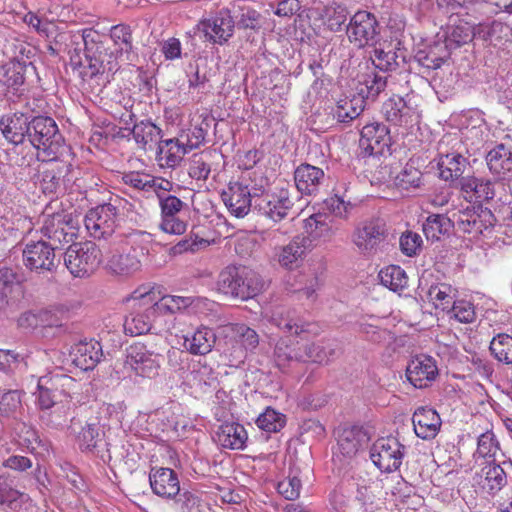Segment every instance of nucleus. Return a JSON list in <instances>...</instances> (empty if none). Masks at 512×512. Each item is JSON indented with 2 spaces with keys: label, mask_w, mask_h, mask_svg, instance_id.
Here are the masks:
<instances>
[{
  "label": "nucleus",
  "mask_w": 512,
  "mask_h": 512,
  "mask_svg": "<svg viewBox=\"0 0 512 512\" xmlns=\"http://www.w3.org/2000/svg\"><path fill=\"white\" fill-rule=\"evenodd\" d=\"M293 205L289 191L284 188L266 193L261 190L254 200V209L274 222L286 218Z\"/></svg>",
  "instance_id": "16"
},
{
  "label": "nucleus",
  "mask_w": 512,
  "mask_h": 512,
  "mask_svg": "<svg viewBox=\"0 0 512 512\" xmlns=\"http://www.w3.org/2000/svg\"><path fill=\"white\" fill-rule=\"evenodd\" d=\"M29 500L28 494L13 489L5 482L0 481V504L5 505L6 509L19 512Z\"/></svg>",
  "instance_id": "51"
},
{
  "label": "nucleus",
  "mask_w": 512,
  "mask_h": 512,
  "mask_svg": "<svg viewBox=\"0 0 512 512\" xmlns=\"http://www.w3.org/2000/svg\"><path fill=\"white\" fill-rule=\"evenodd\" d=\"M210 158L211 153L194 154L189 166L190 177L196 180H206L211 172Z\"/></svg>",
  "instance_id": "59"
},
{
  "label": "nucleus",
  "mask_w": 512,
  "mask_h": 512,
  "mask_svg": "<svg viewBox=\"0 0 512 512\" xmlns=\"http://www.w3.org/2000/svg\"><path fill=\"white\" fill-rule=\"evenodd\" d=\"M162 355L142 343H134L127 348L125 368L135 376L153 379L159 375Z\"/></svg>",
  "instance_id": "12"
},
{
  "label": "nucleus",
  "mask_w": 512,
  "mask_h": 512,
  "mask_svg": "<svg viewBox=\"0 0 512 512\" xmlns=\"http://www.w3.org/2000/svg\"><path fill=\"white\" fill-rule=\"evenodd\" d=\"M101 35L93 30H84V60L80 63V74L84 80L106 74V79L118 70L117 58L130 61L133 49L132 30L129 25L117 24L110 29V38L115 46V53L108 52Z\"/></svg>",
  "instance_id": "1"
},
{
  "label": "nucleus",
  "mask_w": 512,
  "mask_h": 512,
  "mask_svg": "<svg viewBox=\"0 0 512 512\" xmlns=\"http://www.w3.org/2000/svg\"><path fill=\"white\" fill-rule=\"evenodd\" d=\"M199 26L209 42L224 45L233 36L235 21L230 10L222 8L202 19Z\"/></svg>",
  "instance_id": "18"
},
{
  "label": "nucleus",
  "mask_w": 512,
  "mask_h": 512,
  "mask_svg": "<svg viewBox=\"0 0 512 512\" xmlns=\"http://www.w3.org/2000/svg\"><path fill=\"white\" fill-rule=\"evenodd\" d=\"M23 22L33 28L41 36L49 38L55 33L56 25L53 21L40 18L32 11L27 12L23 16Z\"/></svg>",
  "instance_id": "62"
},
{
  "label": "nucleus",
  "mask_w": 512,
  "mask_h": 512,
  "mask_svg": "<svg viewBox=\"0 0 512 512\" xmlns=\"http://www.w3.org/2000/svg\"><path fill=\"white\" fill-rule=\"evenodd\" d=\"M369 436L367 432L358 426L345 427L338 434V448L341 454L346 457H353L357 452L368 443Z\"/></svg>",
  "instance_id": "33"
},
{
  "label": "nucleus",
  "mask_w": 512,
  "mask_h": 512,
  "mask_svg": "<svg viewBox=\"0 0 512 512\" xmlns=\"http://www.w3.org/2000/svg\"><path fill=\"white\" fill-rule=\"evenodd\" d=\"M259 190L251 193L248 186L241 183L230 184L227 191L221 195L225 206L230 213L237 218H243L248 214L250 208L254 207V200L258 195Z\"/></svg>",
  "instance_id": "20"
},
{
  "label": "nucleus",
  "mask_w": 512,
  "mask_h": 512,
  "mask_svg": "<svg viewBox=\"0 0 512 512\" xmlns=\"http://www.w3.org/2000/svg\"><path fill=\"white\" fill-rule=\"evenodd\" d=\"M375 69L383 72L394 71L405 62L404 52L400 49L375 48L370 56Z\"/></svg>",
  "instance_id": "40"
},
{
  "label": "nucleus",
  "mask_w": 512,
  "mask_h": 512,
  "mask_svg": "<svg viewBox=\"0 0 512 512\" xmlns=\"http://www.w3.org/2000/svg\"><path fill=\"white\" fill-rule=\"evenodd\" d=\"M305 231L308 238L327 239L334 235L335 231L328 220V217L322 214H314L305 220Z\"/></svg>",
  "instance_id": "47"
},
{
  "label": "nucleus",
  "mask_w": 512,
  "mask_h": 512,
  "mask_svg": "<svg viewBox=\"0 0 512 512\" xmlns=\"http://www.w3.org/2000/svg\"><path fill=\"white\" fill-rule=\"evenodd\" d=\"M21 408V396L17 390L0 389V418H14Z\"/></svg>",
  "instance_id": "57"
},
{
  "label": "nucleus",
  "mask_w": 512,
  "mask_h": 512,
  "mask_svg": "<svg viewBox=\"0 0 512 512\" xmlns=\"http://www.w3.org/2000/svg\"><path fill=\"white\" fill-rule=\"evenodd\" d=\"M75 385V379L63 373H51L38 379L36 405L45 425L56 428L66 421L71 406L70 391Z\"/></svg>",
  "instance_id": "2"
},
{
  "label": "nucleus",
  "mask_w": 512,
  "mask_h": 512,
  "mask_svg": "<svg viewBox=\"0 0 512 512\" xmlns=\"http://www.w3.org/2000/svg\"><path fill=\"white\" fill-rule=\"evenodd\" d=\"M365 108V102L362 96L353 95L351 98L340 99L335 108H333V117L340 123H350L356 119Z\"/></svg>",
  "instance_id": "39"
},
{
  "label": "nucleus",
  "mask_w": 512,
  "mask_h": 512,
  "mask_svg": "<svg viewBox=\"0 0 512 512\" xmlns=\"http://www.w3.org/2000/svg\"><path fill=\"white\" fill-rule=\"evenodd\" d=\"M406 454V447L394 436L378 438L370 448V458L382 472L398 470Z\"/></svg>",
  "instance_id": "11"
},
{
  "label": "nucleus",
  "mask_w": 512,
  "mask_h": 512,
  "mask_svg": "<svg viewBox=\"0 0 512 512\" xmlns=\"http://www.w3.org/2000/svg\"><path fill=\"white\" fill-rule=\"evenodd\" d=\"M20 438L21 445L33 454L43 455L49 450L48 442L41 439L38 432L32 428H26Z\"/></svg>",
  "instance_id": "58"
},
{
  "label": "nucleus",
  "mask_w": 512,
  "mask_h": 512,
  "mask_svg": "<svg viewBox=\"0 0 512 512\" xmlns=\"http://www.w3.org/2000/svg\"><path fill=\"white\" fill-rule=\"evenodd\" d=\"M386 86V76H382L375 71H369L360 76L356 88L357 95L362 96L364 102L368 99L375 100L377 96L385 90Z\"/></svg>",
  "instance_id": "38"
},
{
  "label": "nucleus",
  "mask_w": 512,
  "mask_h": 512,
  "mask_svg": "<svg viewBox=\"0 0 512 512\" xmlns=\"http://www.w3.org/2000/svg\"><path fill=\"white\" fill-rule=\"evenodd\" d=\"M324 204L331 214L340 219H347L353 208L349 200H345L343 196H339L338 194H334L326 199Z\"/></svg>",
  "instance_id": "64"
},
{
  "label": "nucleus",
  "mask_w": 512,
  "mask_h": 512,
  "mask_svg": "<svg viewBox=\"0 0 512 512\" xmlns=\"http://www.w3.org/2000/svg\"><path fill=\"white\" fill-rule=\"evenodd\" d=\"M499 444L492 432H485L478 437L476 453L482 458H493L496 462Z\"/></svg>",
  "instance_id": "61"
},
{
  "label": "nucleus",
  "mask_w": 512,
  "mask_h": 512,
  "mask_svg": "<svg viewBox=\"0 0 512 512\" xmlns=\"http://www.w3.org/2000/svg\"><path fill=\"white\" fill-rule=\"evenodd\" d=\"M41 233L48 239L46 242L57 250L66 244L74 243L78 237V227L70 214L53 213L44 216Z\"/></svg>",
  "instance_id": "10"
},
{
  "label": "nucleus",
  "mask_w": 512,
  "mask_h": 512,
  "mask_svg": "<svg viewBox=\"0 0 512 512\" xmlns=\"http://www.w3.org/2000/svg\"><path fill=\"white\" fill-rule=\"evenodd\" d=\"M31 118L24 113H14L3 116L0 120V129L5 139L14 144H23L28 140Z\"/></svg>",
  "instance_id": "26"
},
{
  "label": "nucleus",
  "mask_w": 512,
  "mask_h": 512,
  "mask_svg": "<svg viewBox=\"0 0 512 512\" xmlns=\"http://www.w3.org/2000/svg\"><path fill=\"white\" fill-rule=\"evenodd\" d=\"M489 171L500 180L512 176V148L503 143L488 151L485 157Z\"/></svg>",
  "instance_id": "28"
},
{
  "label": "nucleus",
  "mask_w": 512,
  "mask_h": 512,
  "mask_svg": "<svg viewBox=\"0 0 512 512\" xmlns=\"http://www.w3.org/2000/svg\"><path fill=\"white\" fill-rule=\"evenodd\" d=\"M474 34V26L472 24L464 20H459L451 27L448 40L460 46L471 41Z\"/></svg>",
  "instance_id": "63"
},
{
  "label": "nucleus",
  "mask_w": 512,
  "mask_h": 512,
  "mask_svg": "<svg viewBox=\"0 0 512 512\" xmlns=\"http://www.w3.org/2000/svg\"><path fill=\"white\" fill-rule=\"evenodd\" d=\"M455 227L453 217L442 214H432L423 223V232L428 240H439L441 235L448 234Z\"/></svg>",
  "instance_id": "43"
},
{
  "label": "nucleus",
  "mask_w": 512,
  "mask_h": 512,
  "mask_svg": "<svg viewBox=\"0 0 512 512\" xmlns=\"http://www.w3.org/2000/svg\"><path fill=\"white\" fill-rule=\"evenodd\" d=\"M394 185L399 189L418 188L422 181V172L413 165L406 164L393 178Z\"/></svg>",
  "instance_id": "53"
},
{
  "label": "nucleus",
  "mask_w": 512,
  "mask_h": 512,
  "mask_svg": "<svg viewBox=\"0 0 512 512\" xmlns=\"http://www.w3.org/2000/svg\"><path fill=\"white\" fill-rule=\"evenodd\" d=\"M152 491L159 497L173 499L180 492L177 473L170 468H152L149 473Z\"/></svg>",
  "instance_id": "23"
},
{
  "label": "nucleus",
  "mask_w": 512,
  "mask_h": 512,
  "mask_svg": "<svg viewBox=\"0 0 512 512\" xmlns=\"http://www.w3.org/2000/svg\"><path fill=\"white\" fill-rule=\"evenodd\" d=\"M217 290L231 298L248 300L258 295L264 286L261 276L246 266L229 265L218 275Z\"/></svg>",
  "instance_id": "3"
},
{
  "label": "nucleus",
  "mask_w": 512,
  "mask_h": 512,
  "mask_svg": "<svg viewBox=\"0 0 512 512\" xmlns=\"http://www.w3.org/2000/svg\"><path fill=\"white\" fill-rule=\"evenodd\" d=\"M438 375L436 361L426 355L412 359L406 368V377L415 388H426Z\"/></svg>",
  "instance_id": "22"
},
{
  "label": "nucleus",
  "mask_w": 512,
  "mask_h": 512,
  "mask_svg": "<svg viewBox=\"0 0 512 512\" xmlns=\"http://www.w3.org/2000/svg\"><path fill=\"white\" fill-rule=\"evenodd\" d=\"M183 346L193 355H207L216 342V334L211 328L200 326L184 335Z\"/></svg>",
  "instance_id": "31"
},
{
  "label": "nucleus",
  "mask_w": 512,
  "mask_h": 512,
  "mask_svg": "<svg viewBox=\"0 0 512 512\" xmlns=\"http://www.w3.org/2000/svg\"><path fill=\"white\" fill-rule=\"evenodd\" d=\"M387 236L388 228L385 220L380 217H372L355 226L351 240L360 254L371 256L376 254Z\"/></svg>",
  "instance_id": "8"
},
{
  "label": "nucleus",
  "mask_w": 512,
  "mask_h": 512,
  "mask_svg": "<svg viewBox=\"0 0 512 512\" xmlns=\"http://www.w3.org/2000/svg\"><path fill=\"white\" fill-rule=\"evenodd\" d=\"M439 177L444 181L455 182L458 180L470 164L466 157L458 152L439 154L437 160Z\"/></svg>",
  "instance_id": "30"
},
{
  "label": "nucleus",
  "mask_w": 512,
  "mask_h": 512,
  "mask_svg": "<svg viewBox=\"0 0 512 512\" xmlns=\"http://www.w3.org/2000/svg\"><path fill=\"white\" fill-rule=\"evenodd\" d=\"M452 216L457 230L472 237L491 233L495 223L491 210L482 207L476 209L470 204L454 212Z\"/></svg>",
  "instance_id": "9"
},
{
  "label": "nucleus",
  "mask_w": 512,
  "mask_h": 512,
  "mask_svg": "<svg viewBox=\"0 0 512 512\" xmlns=\"http://www.w3.org/2000/svg\"><path fill=\"white\" fill-rule=\"evenodd\" d=\"M380 282L391 291H402L407 287L408 277L406 272L397 265H390L380 270Z\"/></svg>",
  "instance_id": "48"
},
{
  "label": "nucleus",
  "mask_w": 512,
  "mask_h": 512,
  "mask_svg": "<svg viewBox=\"0 0 512 512\" xmlns=\"http://www.w3.org/2000/svg\"><path fill=\"white\" fill-rule=\"evenodd\" d=\"M336 354V350L331 345H321L318 343L305 344L301 347V361H312L318 364L329 363Z\"/></svg>",
  "instance_id": "46"
},
{
  "label": "nucleus",
  "mask_w": 512,
  "mask_h": 512,
  "mask_svg": "<svg viewBox=\"0 0 512 512\" xmlns=\"http://www.w3.org/2000/svg\"><path fill=\"white\" fill-rule=\"evenodd\" d=\"M101 263V251L92 241L72 243L64 253V264L74 277L93 273Z\"/></svg>",
  "instance_id": "7"
},
{
  "label": "nucleus",
  "mask_w": 512,
  "mask_h": 512,
  "mask_svg": "<svg viewBox=\"0 0 512 512\" xmlns=\"http://www.w3.org/2000/svg\"><path fill=\"white\" fill-rule=\"evenodd\" d=\"M70 357L73 364L81 370H92L103 357L102 346L93 339L80 341L71 347Z\"/></svg>",
  "instance_id": "24"
},
{
  "label": "nucleus",
  "mask_w": 512,
  "mask_h": 512,
  "mask_svg": "<svg viewBox=\"0 0 512 512\" xmlns=\"http://www.w3.org/2000/svg\"><path fill=\"white\" fill-rule=\"evenodd\" d=\"M298 342L290 339L289 337H281L274 348V361L280 369L289 367L293 362L301 361V347H298Z\"/></svg>",
  "instance_id": "37"
},
{
  "label": "nucleus",
  "mask_w": 512,
  "mask_h": 512,
  "mask_svg": "<svg viewBox=\"0 0 512 512\" xmlns=\"http://www.w3.org/2000/svg\"><path fill=\"white\" fill-rule=\"evenodd\" d=\"M286 423L285 415L277 412L276 410L268 407L261 413L257 420V426L268 433H275L280 431Z\"/></svg>",
  "instance_id": "55"
},
{
  "label": "nucleus",
  "mask_w": 512,
  "mask_h": 512,
  "mask_svg": "<svg viewBox=\"0 0 512 512\" xmlns=\"http://www.w3.org/2000/svg\"><path fill=\"white\" fill-rule=\"evenodd\" d=\"M325 179L324 171L308 163L300 164L294 171L297 190L302 195H316Z\"/></svg>",
  "instance_id": "25"
},
{
  "label": "nucleus",
  "mask_w": 512,
  "mask_h": 512,
  "mask_svg": "<svg viewBox=\"0 0 512 512\" xmlns=\"http://www.w3.org/2000/svg\"><path fill=\"white\" fill-rule=\"evenodd\" d=\"M89 235L94 239L112 238L114 241L117 226V209L114 205L106 203L90 209L84 219Z\"/></svg>",
  "instance_id": "15"
},
{
  "label": "nucleus",
  "mask_w": 512,
  "mask_h": 512,
  "mask_svg": "<svg viewBox=\"0 0 512 512\" xmlns=\"http://www.w3.org/2000/svg\"><path fill=\"white\" fill-rule=\"evenodd\" d=\"M247 439V432L244 426L235 422L222 424L217 432L219 444L224 448L232 450H243Z\"/></svg>",
  "instance_id": "35"
},
{
  "label": "nucleus",
  "mask_w": 512,
  "mask_h": 512,
  "mask_svg": "<svg viewBox=\"0 0 512 512\" xmlns=\"http://www.w3.org/2000/svg\"><path fill=\"white\" fill-rule=\"evenodd\" d=\"M448 45L445 42H434L425 46L415 54V61L425 69L424 72L436 70L449 58Z\"/></svg>",
  "instance_id": "32"
},
{
  "label": "nucleus",
  "mask_w": 512,
  "mask_h": 512,
  "mask_svg": "<svg viewBox=\"0 0 512 512\" xmlns=\"http://www.w3.org/2000/svg\"><path fill=\"white\" fill-rule=\"evenodd\" d=\"M194 302L192 297H184L177 295H165L162 298L156 300V296L154 295L153 304L155 306L158 315L162 314H174L180 312L189 306H191Z\"/></svg>",
  "instance_id": "49"
},
{
  "label": "nucleus",
  "mask_w": 512,
  "mask_h": 512,
  "mask_svg": "<svg viewBox=\"0 0 512 512\" xmlns=\"http://www.w3.org/2000/svg\"><path fill=\"white\" fill-rule=\"evenodd\" d=\"M23 280V274L15 272L10 267H0V309L8 304V295L13 285L20 284Z\"/></svg>",
  "instance_id": "54"
},
{
  "label": "nucleus",
  "mask_w": 512,
  "mask_h": 512,
  "mask_svg": "<svg viewBox=\"0 0 512 512\" xmlns=\"http://www.w3.org/2000/svg\"><path fill=\"white\" fill-rule=\"evenodd\" d=\"M104 431L99 422L86 423L77 435V443L82 452H89L104 462L111 460L109 444L104 439Z\"/></svg>",
  "instance_id": "19"
},
{
  "label": "nucleus",
  "mask_w": 512,
  "mask_h": 512,
  "mask_svg": "<svg viewBox=\"0 0 512 512\" xmlns=\"http://www.w3.org/2000/svg\"><path fill=\"white\" fill-rule=\"evenodd\" d=\"M55 251L44 240L29 241L22 249L23 265L37 274L54 273L58 267Z\"/></svg>",
  "instance_id": "14"
},
{
  "label": "nucleus",
  "mask_w": 512,
  "mask_h": 512,
  "mask_svg": "<svg viewBox=\"0 0 512 512\" xmlns=\"http://www.w3.org/2000/svg\"><path fill=\"white\" fill-rule=\"evenodd\" d=\"M489 349L494 358L504 364H512V337L498 334L490 342Z\"/></svg>",
  "instance_id": "52"
},
{
  "label": "nucleus",
  "mask_w": 512,
  "mask_h": 512,
  "mask_svg": "<svg viewBox=\"0 0 512 512\" xmlns=\"http://www.w3.org/2000/svg\"><path fill=\"white\" fill-rule=\"evenodd\" d=\"M391 136L388 127L379 122L363 126L359 139V156H380L389 151Z\"/></svg>",
  "instance_id": "17"
},
{
  "label": "nucleus",
  "mask_w": 512,
  "mask_h": 512,
  "mask_svg": "<svg viewBox=\"0 0 512 512\" xmlns=\"http://www.w3.org/2000/svg\"><path fill=\"white\" fill-rule=\"evenodd\" d=\"M28 68H34L32 62L19 59L16 56L5 70V84L8 88L17 91L25 82V74Z\"/></svg>",
  "instance_id": "50"
},
{
  "label": "nucleus",
  "mask_w": 512,
  "mask_h": 512,
  "mask_svg": "<svg viewBox=\"0 0 512 512\" xmlns=\"http://www.w3.org/2000/svg\"><path fill=\"white\" fill-rule=\"evenodd\" d=\"M346 34L351 43L359 48L374 45L380 37V25L376 16L366 10H359L350 17Z\"/></svg>",
  "instance_id": "13"
},
{
  "label": "nucleus",
  "mask_w": 512,
  "mask_h": 512,
  "mask_svg": "<svg viewBox=\"0 0 512 512\" xmlns=\"http://www.w3.org/2000/svg\"><path fill=\"white\" fill-rule=\"evenodd\" d=\"M122 182L139 191L156 190V180L150 174L140 171L125 172L121 176Z\"/></svg>",
  "instance_id": "56"
},
{
  "label": "nucleus",
  "mask_w": 512,
  "mask_h": 512,
  "mask_svg": "<svg viewBox=\"0 0 512 512\" xmlns=\"http://www.w3.org/2000/svg\"><path fill=\"white\" fill-rule=\"evenodd\" d=\"M348 16L349 11L347 7L341 4L328 5L320 13L323 24L331 32L346 30Z\"/></svg>",
  "instance_id": "42"
},
{
  "label": "nucleus",
  "mask_w": 512,
  "mask_h": 512,
  "mask_svg": "<svg viewBox=\"0 0 512 512\" xmlns=\"http://www.w3.org/2000/svg\"><path fill=\"white\" fill-rule=\"evenodd\" d=\"M131 132L135 142L142 149H146L149 144H159L161 141V129L148 120L135 123Z\"/></svg>",
  "instance_id": "45"
},
{
  "label": "nucleus",
  "mask_w": 512,
  "mask_h": 512,
  "mask_svg": "<svg viewBox=\"0 0 512 512\" xmlns=\"http://www.w3.org/2000/svg\"><path fill=\"white\" fill-rule=\"evenodd\" d=\"M233 335L241 342L243 348L235 350L237 359L246 357V351H253L259 344L257 332L245 324H233L230 326Z\"/></svg>",
  "instance_id": "44"
},
{
  "label": "nucleus",
  "mask_w": 512,
  "mask_h": 512,
  "mask_svg": "<svg viewBox=\"0 0 512 512\" xmlns=\"http://www.w3.org/2000/svg\"><path fill=\"white\" fill-rule=\"evenodd\" d=\"M311 240L305 235L295 236L287 245L280 249L278 262L287 269L297 268L303 261Z\"/></svg>",
  "instance_id": "29"
},
{
  "label": "nucleus",
  "mask_w": 512,
  "mask_h": 512,
  "mask_svg": "<svg viewBox=\"0 0 512 512\" xmlns=\"http://www.w3.org/2000/svg\"><path fill=\"white\" fill-rule=\"evenodd\" d=\"M28 141L37 150H42L48 156L55 158L64 139L53 118L38 115L30 120Z\"/></svg>",
  "instance_id": "6"
},
{
  "label": "nucleus",
  "mask_w": 512,
  "mask_h": 512,
  "mask_svg": "<svg viewBox=\"0 0 512 512\" xmlns=\"http://www.w3.org/2000/svg\"><path fill=\"white\" fill-rule=\"evenodd\" d=\"M146 233L133 231L127 235L116 234L115 244H122V252L110 259V267L114 273L129 276L138 272L142 267V260L148 254V247L144 243Z\"/></svg>",
  "instance_id": "4"
},
{
  "label": "nucleus",
  "mask_w": 512,
  "mask_h": 512,
  "mask_svg": "<svg viewBox=\"0 0 512 512\" xmlns=\"http://www.w3.org/2000/svg\"><path fill=\"white\" fill-rule=\"evenodd\" d=\"M191 151L187 143L179 139H167L158 144L157 157L162 166L174 168L178 166L183 157Z\"/></svg>",
  "instance_id": "34"
},
{
  "label": "nucleus",
  "mask_w": 512,
  "mask_h": 512,
  "mask_svg": "<svg viewBox=\"0 0 512 512\" xmlns=\"http://www.w3.org/2000/svg\"><path fill=\"white\" fill-rule=\"evenodd\" d=\"M132 299L138 301V307L125 317L123 328L125 334L138 336L149 332L159 315L153 304V290L137 289L132 293Z\"/></svg>",
  "instance_id": "5"
},
{
  "label": "nucleus",
  "mask_w": 512,
  "mask_h": 512,
  "mask_svg": "<svg viewBox=\"0 0 512 512\" xmlns=\"http://www.w3.org/2000/svg\"><path fill=\"white\" fill-rule=\"evenodd\" d=\"M385 119L395 126L406 125L412 121L413 111L400 96L387 99L382 105Z\"/></svg>",
  "instance_id": "36"
},
{
  "label": "nucleus",
  "mask_w": 512,
  "mask_h": 512,
  "mask_svg": "<svg viewBox=\"0 0 512 512\" xmlns=\"http://www.w3.org/2000/svg\"><path fill=\"white\" fill-rule=\"evenodd\" d=\"M268 321L288 335L309 332L311 324L305 321L294 309L278 306L267 314Z\"/></svg>",
  "instance_id": "21"
},
{
  "label": "nucleus",
  "mask_w": 512,
  "mask_h": 512,
  "mask_svg": "<svg viewBox=\"0 0 512 512\" xmlns=\"http://www.w3.org/2000/svg\"><path fill=\"white\" fill-rule=\"evenodd\" d=\"M452 288L450 285L445 283H440L437 285H432L428 292L427 297L429 301H431L436 308L441 307L443 310L448 309L452 302L451 295Z\"/></svg>",
  "instance_id": "60"
},
{
  "label": "nucleus",
  "mask_w": 512,
  "mask_h": 512,
  "mask_svg": "<svg viewBox=\"0 0 512 512\" xmlns=\"http://www.w3.org/2000/svg\"><path fill=\"white\" fill-rule=\"evenodd\" d=\"M412 423L415 434L421 439L429 440L437 436L442 421L436 410L419 407L413 413Z\"/></svg>",
  "instance_id": "27"
},
{
  "label": "nucleus",
  "mask_w": 512,
  "mask_h": 512,
  "mask_svg": "<svg viewBox=\"0 0 512 512\" xmlns=\"http://www.w3.org/2000/svg\"><path fill=\"white\" fill-rule=\"evenodd\" d=\"M484 477L483 487L488 493L495 495L507 485V475L504 468L494 461H489L481 470Z\"/></svg>",
  "instance_id": "41"
}]
</instances>
